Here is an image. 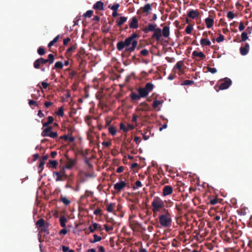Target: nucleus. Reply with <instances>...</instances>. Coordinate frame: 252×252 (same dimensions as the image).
Returning a JSON list of instances; mask_svg holds the SVG:
<instances>
[{
	"instance_id": "45",
	"label": "nucleus",
	"mask_w": 252,
	"mask_h": 252,
	"mask_svg": "<svg viewBox=\"0 0 252 252\" xmlns=\"http://www.w3.org/2000/svg\"><path fill=\"white\" fill-rule=\"evenodd\" d=\"M161 104V101L158 100H155L153 101L152 106L154 108H156L158 106Z\"/></svg>"
},
{
	"instance_id": "22",
	"label": "nucleus",
	"mask_w": 252,
	"mask_h": 252,
	"mask_svg": "<svg viewBox=\"0 0 252 252\" xmlns=\"http://www.w3.org/2000/svg\"><path fill=\"white\" fill-rule=\"evenodd\" d=\"M163 36L164 37H167L170 34L169 27L168 26H164L161 31Z\"/></svg>"
},
{
	"instance_id": "20",
	"label": "nucleus",
	"mask_w": 252,
	"mask_h": 252,
	"mask_svg": "<svg viewBox=\"0 0 252 252\" xmlns=\"http://www.w3.org/2000/svg\"><path fill=\"white\" fill-rule=\"evenodd\" d=\"M205 22L207 28H211L214 24V21L213 19L210 18H207L205 19Z\"/></svg>"
},
{
	"instance_id": "31",
	"label": "nucleus",
	"mask_w": 252,
	"mask_h": 252,
	"mask_svg": "<svg viewBox=\"0 0 252 252\" xmlns=\"http://www.w3.org/2000/svg\"><path fill=\"white\" fill-rule=\"evenodd\" d=\"M63 66V63L59 61L55 63L54 66L53 68V69H62Z\"/></svg>"
},
{
	"instance_id": "35",
	"label": "nucleus",
	"mask_w": 252,
	"mask_h": 252,
	"mask_svg": "<svg viewBox=\"0 0 252 252\" xmlns=\"http://www.w3.org/2000/svg\"><path fill=\"white\" fill-rule=\"evenodd\" d=\"M194 84V82L192 80H186L183 81L181 85L182 86L192 85Z\"/></svg>"
},
{
	"instance_id": "7",
	"label": "nucleus",
	"mask_w": 252,
	"mask_h": 252,
	"mask_svg": "<svg viewBox=\"0 0 252 252\" xmlns=\"http://www.w3.org/2000/svg\"><path fill=\"white\" fill-rule=\"evenodd\" d=\"M131 47H128V46L126 47V49H125V51H124V52L125 53H131V52H132L133 51H134L137 45L138 42L136 40H133L132 42L131 43Z\"/></svg>"
},
{
	"instance_id": "1",
	"label": "nucleus",
	"mask_w": 252,
	"mask_h": 252,
	"mask_svg": "<svg viewBox=\"0 0 252 252\" xmlns=\"http://www.w3.org/2000/svg\"><path fill=\"white\" fill-rule=\"evenodd\" d=\"M162 214L158 217L160 225L164 227H169L172 224L171 215L167 209H164L162 211Z\"/></svg>"
},
{
	"instance_id": "23",
	"label": "nucleus",
	"mask_w": 252,
	"mask_h": 252,
	"mask_svg": "<svg viewBox=\"0 0 252 252\" xmlns=\"http://www.w3.org/2000/svg\"><path fill=\"white\" fill-rule=\"evenodd\" d=\"M76 161L72 159H69L64 167L66 169H71L75 165Z\"/></svg>"
},
{
	"instance_id": "26",
	"label": "nucleus",
	"mask_w": 252,
	"mask_h": 252,
	"mask_svg": "<svg viewBox=\"0 0 252 252\" xmlns=\"http://www.w3.org/2000/svg\"><path fill=\"white\" fill-rule=\"evenodd\" d=\"M36 225L38 228L43 227L45 225V221L44 219H39L36 222Z\"/></svg>"
},
{
	"instance_id": "11",
	"label": "nucleus",
	"mask_w": 252,
	"mask_h": 252,
	"mask_svg": "<svg viewBox=\"0 0 252 252\" xmlns=\"http://www.w3.org/2000/svg\"><path fill=\"white\" fill-rule=\"evenodd\" d=\"M129 26L130 29H136L138 28V21L136 17H133L131 18Z\"/></svg>"
},
{
	"instance_id": "48",
	"label": "nucleus",
	"mask_w": 252,
	"mask_h": 252,
	"mask_svg": "<svg viewBox=\"0 0 252 252\" xmlns=\"http://www.w3.org/2000/svg\"><path fill=\"white\" fill-rule=\"evenodd\" d=\"M114 204L111 203L107 206V211L109 212H112L113 211Z\"/></svg>"
},
{
	"instance_id": "5",
	"label": "nucleus",
	"mask_w": 252,
	"mask_h": 252,
	"mask_svg": "<svg viewBox=\"0 0 252 252\" xmlns=\"http://www.w3.org/2000/svg\"><path fill=\"white\" fill-rule=\"evenodd\" d=\"M154 88V85L152 83H147L144 87H140L138 89V92L141 98L145 97L153 91Z\"/></svg>"
},
{
	"instance_id": "41",
	"label": "nucleus",
	"mask_w": 252,
	"mask_h": 252,
	"mask_svg": "<svg viewBox=\"0 0 252 252\" xmlns=\"http://www.w3.org/2000/svg\"><path fill=\"white\" fill-rule=\"evenodd\" d=\"M49 163L52 165V167L53 168L56 169L57 167L58 162L57 160H50L49 161Z\"/></svg>"
},
{
	"instance_id": "64",
	"label": "nucleus",
	"mask_w": 252,
	"mask_h": 252,
	"mask_svg": "<svg viewBox=\"0 0 252 252\" xmlns=\"http://www.w3.org/2000/svg\"><path fill=\"white\" fill-rule=\"evenodd\" d=\"M101 212V210L99 208H97L96 210H95L94 212V214L95 215H100Z\"/></svg>"
},
{
	"instance_id": "17",
	"label": "nucleus",
	"mask_w": 252,
	"mask_h": 252,
	"mask_svg": "<svg viewBox=\"0 0 252 252\" xmlns=\"http://www.w3.org/2000/svg\"><path fill=\"white\" fill-rule=\"evenodd\" d=\"M53 176L55 178L56 182L63 181L67 179L68 177H65L63 175H61L58 173H53Z\"/></svg>"
},
{
	"instance_id": "59",
	"label": "nucleus",
	"mask_w": 252,
	"mask_h": 252,
	"mask_svg": "<svg viewBox=\"0 0 252 252\" xmlns=\"http://www.w3.org/2000/svg\"><path fill=\"white\" fill-rule=\"evenodd\" d=\"M112 143L110 141H103L102 143V145L105 146L106 147H109L111 145Z\"/></svg>"
},
{
	"instance_id": "51",
	"label": "nucleus",
	"mask_w": 252,
	"mask_h": 252,
	"mask_svg": "<svg viewBox=\"0 0 252 252\" xmlns=\"http://www.w3.org/2000/svg\"><path fill=\"white\" fill-rule=\"evenodd\" d=\"M120 129L121 130H123L125 132H127L128 131V128L126 126L123 124V123H121L120 124Z\"/></svg>"
},
{
	"instance_id": "37",
	"label": "nucleus",
	"mask_w": 252,
	"mask_h": 252,
	"mask_svg": "<svg viewBox=\"0 0 252 252\" xmlns=\"http://www.w3.org/2000/svg\"><path fill=\"white\" fill-rule=\"evenodd\" d=\"M109 132L113 136L116 134L117 130L116 128L113 126H110L108 128Z\"/></svg>"
},
{
	"instance_id": "55",
	"label": "nucleus",
	"mask_w": 252,
	"mask_h": 252,
	"mask_svg": "<svg viewBox=\"0 0 252 252\" xmlns=\"http://www.w3.org/2000/svg\"><path fill=\"white\" fill-rule=\"evenodd\" d=\"M135 186H136V187H133V189H137L138 188H139V187H142V185L141 182L140 181H137L135 182Z\"/></svg>"
},
{
	"instance_id": "28",
	"label": "nucleus",
	"mask_w": 252,
	"mask_h": 252,
	"mask_svg": "<svg viewBox=\"0 0 252 252\" xmlns=\"http://www.w3.org/2000/svg\"><path fill=\"white\" fill-rule=\"evenodd\" d=\"M67 221V219L64 216H61L60 218V222L61 226L62 227L65 228L66 226V222Z\"/></svg>"
},
{
	"instance_id": "10",
	"label": "nucleus",
	"mask_w": 252,
	"mask_h": 252,
	"mask_svg": "<svg viewBox=\"0 0 252 252\" xmlns=\"http://www.w3.org/2000/svg\"><path fill=\"white\" fill-rule=\"evenodd\" d=\"M154 34L152 36V38H156L157 41H158L160 40V37L162 36V32L161 29L158 28H156V30L154 31Z\"/></svg>"
},
{
	"instance_id": "38",
	"label": "nucleus",
	"mask_w": 252,
	"mask_h": 252,
	"mask_svg": "<svg viewBox=\"0 0 252 252\" xmlns=\"http://www.w3.org/2000/svg\"><path fill=\"white\" fill-rule=\"evenodd\" d=\"M34 94H32V97L35 99H37L40 96V92L39 90H34Z\"/></svg>"
},
{
	"instance_id": "8",
	"label": "nucleus",
	"mask_w": 252,
	"mask_h": 252,
	"mask_svg": "<svg viewBox=\"0 0 252 252\" xmlns=\"http://www.w3.org/2000/svg\"><path fill=\"white\" fill-rule=\"evenodd\" d=\"M126 186V183L125 181H121L114 185V188L117 191H121Z\"/></svg>"
},
{
	"instance_id": "30",
	"label": "nucleus",
	"mask_w": 252,
	"mask_h": 252,
	"mask_svg": "<svg viewBox=\"0 0 252 252\" xmlns=\"http://www.w3.org/2000/svg\"><path fill=\"white\" fill-rule=\"evenodd\" d=\"M65 167L63 166L60 170L59 171H55L53 173H58V174H60L61 175L65 176V177H68V175H67L65 173Z\"/></svg>"
},
{
	"instance_id": "44",
	"label": "nucleus",
	"mask_w": 252,
	"mask_h": 252,
	"mask_svg": "<svg viewBox=\"0 0 252 252\" xmlns=\"http://www.w3.org/2000/svg\"><path fill=\"white\" fill-rule=\"evenodd\" d=\"M56 114L59 116H63L64 114L63 108V107L59 108L58 111L56 112Z\"/></svg>"
},
{
	"instance_id": "12",
	"label": "nucleus",
	"mask_w": 252,
	"mask_h": 252,
	"mask_svg": "<svg viewBox=\"0 0 252 252\" xmlns=\"http://www.w3.org/2000/svg\"><path fill=\"white\" fill-rule=\"evenodd\" d=\"M157 24H149L148 26L142 29L145 33H148L150 32H153L156 30Z\"/></svg>"
},
{
	"instance_id": "39",
	"label": "nucleus",
	"mask_w": 252,
	"mask_h": 252,
	"mask_svg": "<svg viewBox=\"0 0 252 252\" xmlns=\"http://www.w3.org/2000/svg\"><path fill=\"white\" fill-rule=\"evenodd\" d=\"M120 7V4L118 3H115L112 6L109 5L108 7L113 11H117L118 9Z\"/></svg>"
},
{
	"instance_id": "54",
	"label": "nucleus",
	"mask_w": 252,
	"mask_h": 252,
	"mask_svg": "<svg viewBox=\"0 0 252 252\" xmlns=\"http://www.w3.org/2000/svg\"><path fill=\"white\" fill-rule=\"evenodd\" d=\"M104 228H105V230L107 231V232H109L110 231H112L113 230V226H109L107 224H104Z\"/></svg>"
},
{
	"instance_id": "13",
	"label": "nucleus",
	"mask_w": 252,
	"mask_h": 252,
	"mask_svg": "<svg viewBox=\"0 0 252 252\" xmlns=\"http://www.w3.org/2000/svg\"><path fill=\"white\" fill-rule=\"evenodd\" d=\"M250 49L249 43H246L244 47H241L240 48V54L243 56L248 54Z\"/></svg>"
},
{
	"instance_id": "42",
	"label": "nucleus",
	"mask_w": 252,
	"mask_h": 252,
	"mask_svg": "<svg viewBox=\"0 0 252 252\" xmlns=\"http://www.w3.org/2000/svg\"><path fill=\"white\" fill-rule=\"evenodd\" d=\"M44 164L45 162L43 161H42L41 159H40V163L38 165V168L40 169V170L38 171L39 173H40L42 171Z\"/></svg>"
},
{
	"instance_id": "52",
	"label": "nucleus",
	"mask_w": 252,
	"mask_h": 252,
	"mask_svg": "<svg viewBox=\"0 0 252 252\" xmlns=\"http://www.w3.org/2000/svg\"><path fill=\"white\" fill-rule=\"evenodd\" d=\"M48 136L52 138H55L58 136V133L57 132H50L48 135Z\"/></svg>"
},
{
	"instance_id": "3",
	"label": "nucleus",
	"mask_w": 252,
	"mask_h": 252,
	"mask_svg": "<svg viewBox=\"0 0 252 252\" xmlns=\"http://www.w3.org/2000/svg\"><path fill=\"white\" fill-rule=\"evenodd\" d=\"M138 35L136 33H132L130 36L126 38L124 41H121L117 43L116 46L118 51H122L125 47H128L132 42V40L137 38Z\"/></svg>"
},
{
	"instance_id": "49",
	"label": "nucleus",
	"mask_w": 252,
	"mask_h": 252,
	"mask_svg": "<svg viewBox=\"0 0 252 252\" xmlns=\"http://www.w3.org/2000/svg\"><path fill=\"white\" fill-rule=\"evenodd\" d=\"M140 54L143 56H147L149 54V51L146 49H143L141 51Z\"/></svg>"
},
{
	"instance_id": "18",
	"label": "nucleus",
	"mask_w": 252,
	"mask_h": 252,
	"mask_svg": "<svg viewBox=\"0 0 252 252\" xmlns=\"http://www.w3.org/2000/svg\"><path fill=\"white\" fill-rule=\"evenodd\" d=\"M127 18L126 17H120L116 21L117 27H121L127 21Z\"/></svg>"
},
{
	"instance_id": "25",
	"label": "nucleus",
	"mask_w": 252,
	"mask_h": 252,
	"mask_svg": "<svg viewBox=\"0 0 252 252\" xmlns=\"http://www.w3.org/2000/svg\"><path fill=\"white\" fill-rule=\"evenodd\" d=\"M211 44L210 41L207 38H202L200 40V44L202 47L205 46H210Z\"/></svg>"
},
{
	"instance_id": "19",
	"label": "nucleus",
	"mask_w": 252,
	"mask_h": 252,
	"mask_svg": "<svg viewBox=\"0 0 252 252\" xmlns=\"http://www.w3.org/2000/svg\"><path fill=\"white\" fill-rule=\"evenodd\" d=\"M192 55L194 57H198L202 60H203L206 58V56L203 52H197V51H193Z\"/></svg>"
},
{
	"instance_id": "33",
	"label": "nucleus",
	"mask_w": 252,
	"mask_h": 252,
	"mask_svg": "<svg viewBox=\"0 0 252 252\" xmlns=\"http://www.w3.org/2000/svg\"><path fill=\"white\" fill-rule=\"evenodd\" d=\"M53 121H54V118L52 116H49L48 117V121L47 122L43 124V127L47 126L53 123Z\"/></svg>"
},
{
	"instance_id": "62",
	"label": "nucleus",
	"mask_w": 252,
	"mask_h": 252,
	"mask_svg": "<svg viewBox=\"0 0 252 252\" xmlns=\"http://www.w3.org/2000/svg\"><path fill=\"white\" fill-rule=\"evenodd\" d=\"M70 38L69 37H67L66 38H65L63 39V44L64 46H66L67 45L69 42L70 41Z\"/></svg>"
},
{
	"instance_id": "21",
	"label": "nucleus",
	"mask_w": 252,
	"mask_h": 252,
	"mask_svg": "<svg viewBox=\"0 0 252 252\" xmlns=\"http://www.w3.org/2000/svg\"><path fill=\"white\" fill-rule=\"evenodd\" d=\"M129 96L132 101L138 100H140V98H141L139 94H137L136 93L133 92L131 93Z\"/></svg>"
},
{
	"instance_id": "43",
	"label": "nucleus",
	"mask_w": 252,
	"mask_h": 252,
	"mask_svg": "<svg viewBox=\"0 0 252 252\" xmlns=\"http://www.w3.org/2000/svg\"><path fill=\"white\" fill-rule=\"evenodd\" d=\"M248 39L247 33L246 32H243L241 34V40L242 41H245Z\"/></svg>"
},
{
	"instance_id": "15",
	"label": "nucleus",
	"mask_w": 252,
	"mask_h": 252,
	"mask_svg": "<svg viewBox=\"0 0 252 252\" xmlns=\"http://www.w3.org/2000/svg\"><path fill=\"white\" fill-rule=\"evenodd\" d=\"M173 192V188L170 186H165L163 189V195L166 196L171 194Z\"/></svg>"
},
{
	"instance_id": "47",
	"label": "nucleus",
	"mask_w": 252,
	"mask_h": 252,
	"mask_svg": "<svg viewBox=\"0 0 252 252\" xmlns=\"http://www.w3.org/2000/svg\"><path fill=\"white\" fill-rule=\"evenodd\" d=\"M193 29V27H192V26H191V25H188L186 28V32L188 33V34H190L191 32V31Z\"/></svg>"
},
{
	"instance_id": "2",
	"label": "nucleus",
	"mask_w": 252,
	"mask_h": 252,
	"mask_svg": "<svg viewBox=\"0 0 252 252\" xmlns=\"http://www.w3.org/2000/svg\"><path fill=\"white\" fill-rule=\"evenodd\" d=\"M55 60V56L54 55L50 54L48 56V59H45L42 57L37 59L33 63V66L35 69H39L41 67H43L44 64L48 63V68L49 65L52 64Z\"/></svg>"
},
{
	"instance_id": "58",
	"label": "nucleus",
	"mask_w": 252,
	"mask_h": 252,
	"mask_svg": "<svg viewBox=\"0 0 252 252\" xmlns=\"http://www.w3.org/2000/svg\"><path fill=\"white\" fill-rule=\"evenodd\" d=\"M49 132H48V130L45 128L41 133V135L42 137L48 136Z\"/></svg>"
},
{
	"instance_id": "61",
	"label": "nucleus",
	"mask_w": 252,
	"mask_h": 252,
	"mask_svg": "<svg viewBox=\"0 0 252 252\" xmlns=\"http://www.w3.org/2000/svg\"><path fill=\"white\" fill-rule=\"evenodd\" d=\"M47 227H48V225L47 226H44L43 227H41L40 231L41 232H44L46 233V234H48L49 233V232L48 231Z\"/></svg>"
},
{
	"instance_id": "24",
	"label": "nucleus",
	"mask_w": 252,
	"mask_h": 252,
	"mask_svg": "<svg viewBox=\"0 0 252 252\" xmlns=\"http://www.w3.org/2000/svg\"><path fill=\"white\" fill-rule=\"evenodd\" d=\"M184 66V63L183 61H179L175 65L173 69H177L178 71L182 70V67Z\"/></svg>"
},
{
	"instance_id": "34",
	"label": "nucleus",
	"mask_w": 252,
	"mask_h": 252,
	"mask_svg": "<svg viewBox=\"0 0 252 252\" xmlns=\"http://www.w3.org/2000/svg\"><path fill=\"white\" fill-rule=\"evenodd\" d=\"M59 38H60V35H58L56 37H55L54 38V39L53 40L51 41L49 43V44L48 45V47L49 48H51L52 46H53L54 45V44L55 43H56L58 41V40H59Z\"/></svg>"
},
{
	"instance_id": "27",
	"label": "nucleus",
	"mask_w": 252,
	"mask_h": 252,
	"mask_svg": "<svg viewBox=\"0 0 252 252\" xmlns=\"http://www.w3.org/2000/svg\"><path fill=\"white\" fill-rule=\"evenodd\" d=\"M60 201L62 202L66 206L68 205L70 203V201L68 200L66 197L61 195L60 197Z\"/></svg>"
},
{
	"instance_id": "53",
	"label": "nucleus",
	"mask_w": 252,
	"mask_h": 252,
	"mask_svg": "<svg viewBox=\"0 0 252 252\" xmlns=\"http://www.w3.org/2000/svg\"><path fill=\"white\" fill-rule=\"evenodd\" d=\"M208 71L212 74H214L217 72V70L216 68H212L210 67H207Z\"/></svg>"
},
{
	"instance_id": "63",
	"label": "nucleus",
	"mask_w": 252,
	"mask_h": 252,
	"mask_svg": "<svg viewBox=\"0 0 252 252\" xmlns=\"http://www.w3.org/2000/svg\"><path fill=\"white\" fill-rule=\"evenodd\" d=\"M77 74V72L76 71H71L70 73H69V77L70 78H73L75 75H76Z\"/></svg>"
},
{
	"instance_id": "60",
	"label": "nucleus",
	"mask_w": 252,
	"mask_h": 252,
	"mask_svg": "<svg viewBox=\"0 0 252 252\" xmlns=\"http://www.w3.org/2000/svg\"><path fill=\"white\" fill-rule=\"evenodd\" d=\"M107 222L111 224V226L114 225L116 223V221L112 218H108L107 219Z\"/></svg>"
},
{
	"instance_id": "16",
	"label": "nucleus",
	"mask_w": 252,
	"mask_h": 252,
	"mask_svg": "<svg viewBox=\"0 0 252 252\" xmlns=\"http://www.w3.org/2000/svg\"><path fill=\"white\" fill-rule=\"evenodd\" d=\"M93 8L95 10H102L104 9V3L101 1H98L93 5Z\"/></svg>"
},
{
	"instance_id": "4",
	"label": "nucleus",
	"mask_w": 252,
	"mask_h": 252,
	"mask_svg": "<svg viewBox=\"0 0 252 252\" xmlns=\"http://www.w3.org/2000/svg\"><path fill=\"white\" fill-rule=\"evenodd\" d=\"M164 206L165 203L158 196L155 197L152 202V211L154 216H155L156 214Z\"/></svg>"
},
{
	"instance_id": "56",
	"label": "nucleus",
	"mask_w": 252,
	"mask_h": 252,
	"mask_svg": "<svg viewBox=\"0 0 252 252\" xmlns=\"http://www.w3.org/2000/svg\"><path fill=\"white\" fill-rule=\"evenodd\" d=\"M227 17L230 19H232L234 18L235 15L232 11H229L227 14Z\"/></svg>"
},
{
	"instance_id": "57",
	"label": "nucleus",
	"mask_w": 252,
	"mask_h": 252,
	"mask_svg": "<svg viewBox=\"0 0 252 252\" xmlns=\"http://www.w3.org/2000/svg\"><path fill=\"white\" fill-rule=\"evenodd\" d=\"M224 36L221 34L219 35V36L216 39V41L218 42H220L224 40Z\"/></svg>"
},
{
	"instance_id": "32",
	"label": "nucleus",
	"mask_w": 252,
	"mask_h": 252,
	"mask_svg": "<svg viewBox=\"0 0 252 252\" xmlns=\"http://www.w3.org/2000/svg\"><path fill=\"white\" fill-rule=\"evenodd\" d=\"M75 49V47L74 46H71L69 48H68L66 52H65V55L66 56L69 57L71 56V52L74 50Z\"/></svg>"
},
{
	"instance_id": "40",
	"label": "nucleus",
	"mask_w": 252,
	"mask_h": 252,
	"mask_svg": "<svg viewBox=\"0 0 252 252\" xmlns=\"http://www.w3.org/2000/svg\"><path fill=\"white\" fill-rule=\"evenodd\" d=\"M37 53L40 56L44 55L45 54L44 48L43 47H39L37 49Z\"/></svg>"
},
{
	"instance_id": "6",
	"label": "nucleus",
	"mask_w": 252,
	"mask_h": 252,
	"mask_svg": "<svg viewBox=\"0 0 252 252\" xmlns=\"http://www.w3.org/2000/svg\"><path fill=\"white\" fill-rule=\"evenodd\" d=\"M231 84L232 81L229 78H225L223 82L220 84L219 88L220 90L227 89L229 87Z\"/></svg>"
},
{
	"instance_id": "50",
	"label": "nucleus",
	"mask_w": 252,
	"mask_h": 252,
	"mask_svg": "<svg viewBox=\"0 0 252 252\" xmlns=\"http://www.w3.org/2000/svg\"><path fill=\"white\" fill-rule=\"evenodd\" d=\"M218 203V199L216 197L211 199L210 200V203L211 205H214Z\"/></svg>"
},
{
	"instance_id": "9",
	"label": "nucleus",
	"mask_w": 252,
	"mask_h": 252,
	"mask_svg": "<svg viewBox=\"0 0 252 252\" xmlns=\"http://www.w3.org/2000/svg\"><path fill=\"white\" fill-rule=\"evenodd\" d=\"M151 10V5L149 3H147L145 4L143 7H141L140 9L138 11L137 13L142 12L145 13L147 15H148Z\"/></svg>"
},
{
	"instance_id": "29",
	"label": "nucleus",
	"mask_w": 252,
	"mask_h": 252,
	"mask_svg": "<svg viewBox=\"0 0 252 252\" xmlns=\"http://www.w3.org/2000/svg\"><path fill=\"white\" fill-rule=\"evenodd\" d=\"M98 227V224L96 222H94L93 223L92 225L89 226V229L90 230V232L93 233L97 229Z\"/></svg>"
},
{
	"instance_id": "36",
	"label": "nucleus",
	"mask_w": 252,
	"mask_h": 252,
	"mask_svg": "<svg viewBox=\"0 0 252 252\" xmlns=\"http://www.w3.org/2000/svg\"><path fill=\"white\" fill-rule=\"evenodd\" d=\"M94 240H90V242L91 243H95L97 242L100 241L101 240V237L100 236H97L96 234L94 235Z\"/></svg>"
},
{
	"instance_id": "14",
	"label": "nucleus",
	"mask_w": 252,
	"mask_h": 252,
	"mask_svg": "<svg viewBox=\"0 0 252 252\" xmlns=\"http://www.w3.org/2000/svg\"><path fill=\"white\" fill-rule=\"evenodd\" d=\"M187 15L191 19H195L199 16L198 10H194L193 9L189 10L188 12Z\"/></svg>"
},
{
	"instance_id": "46",
	"label": "nucleus",
	"mask_w": 252,
	"mask_h": 252,
	"mask_svg": "<svg viewBox=\"0 0 252 252\" xmlns=\"http://www.w3.org/2000/svg\"><path fill=\"white\" fill-rule=\"evenodd\" d=\"M93 14V11L91 10H88L84 14V16L85 17L90 18Z\"/></svg>"
}]
</instances>
